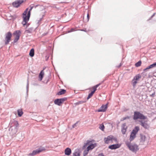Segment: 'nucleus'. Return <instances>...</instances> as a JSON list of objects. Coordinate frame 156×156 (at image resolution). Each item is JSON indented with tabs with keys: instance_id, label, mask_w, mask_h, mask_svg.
I'll use <instances>...</instances> for the list:
<instances>
[{
	"instance_id": "9d476101",
	"label": "nucleus",
	"mask_w": 156,
	"mask_h": 156,
	"mask_svg": "<svg viewBox=\"0 0 156 156\" xmlns=\"http://www.w3.org/2000/svg\"><path fill=\"white\" fill-rule=\"evenodd\" d=\"M140 125L145 129H148L149 127V125L147 123V121L141 120L140 121Z\"/></svg>"
},
{
	"instance_id": "c03bdc74",
	"label": "nucleus",
	"mask_w": 156,
	"mask_h": 156,
	"mask_svg": "<svg viewBox=\"0 0 156 156\" xmlns=\"http://www.w3.org/2000/svg\"><path fill=\"white\" fill-rule=\"evenodd\" d=\"M126 118V119H129V116H127Z\"/></svg>"
},
{
	"instance_id": "e433bc0d",
	"label": "nucleus",
	"mask_w": 156,
	"mask_h": 156,
	"mask_svg": "<svg viewBox=\"0 0 156 156\" xmlns=\"http://www.w3.org/2000/svg\"><path fill=\"white\" fill-rule=\"evenodd\" d=\"M77 124V122H76V123H75V124H74L73 125V128H74L75 127V126H76V124Z\"/></svg>"
},
{
	"instance_id": "4c0bfd02",
	"label": "nucleus",
	"mask_w": 156,
	"mask_h": 156,
	"mask_svg": "<svg viewBox=\"0 0 156 156\" xmlns=\"http://www.w3.org/2000/svg\"><path fill=\"white\" fill-rule=\"evenodd\" d=\"M98 156H104L103 154L101 153L98 154Z\"/></svg>"
},
{
	"instance_id": "412c9836",
	"label": "nucleus",
	"mask_w": 156,
	"mask_h": 156,
	"mask_svg": "<svg viewBox=\"0 0 156 156\" xmlns=\"http://www.w3.org/2000/svg\"><path fill=\"white\" fill-rule=\"evenodd\" d=\"M21 33V32L20 30H16L13 34V35L16 36H19L20 37Z\"/></svg>"
},
{
	"instance_id": "6ab92c4d",
	"label": "nucleus",
	"mask_w": 156,
	"mask_h": 156,
	"mask_svg": "<svg viewBox=\"0 0 156 156\" xmlns=\"http://www.w3.org/2000/svg\"><path fill=\"white\" fill-rule=\"evenodd\" d=\"M44 73L43 70H42L39 74L38 77L40 81H41L44 76Z\"/></svg>"
},
{
	"instance_id": "de8ad7c7",
	"label": "nucleus",
	"mask_w": 156,
	"mask_h": 156,
	"mask_svg": "<svg viewBox=\"0 0 156 156\" xmlns=\"http://www.w3.org/2000/svg\"><path fill=\"white\" fill-rule=\"evenodd\" d=\"M1 75H0V77H1Z\"/></svg>"
},
{
	"instance_id": "37998d69",
	"label": "nucleus",
	"mask_w": 156,
	"mask_h": 156,
	"mask_svg": "<svg viewBox=\"0 0 156 156\" xmlns=\"http://www.w3.org/2000/svg\"><path fill=\"white\" fill-rule=\"evenodd\" d=\"M121 65H121V63H120V65L118 66V67L119 68L121 66Z\"/></svg>"
},
{
	"instance_id": "58836bf2",
	"label": "nucleus",
	"mask_w": 156,
	"mask_h": 156,
	"mask_svg": "<svg viewBox=\"0 0 156 156\" xmlns=\"http://www.w3.org/2000/svg\"><path fill=\"white\" fill-rule=\"evenodd\" d=\"M87 19H88V21L89 20V14L88 13L87 14Z\"/></svg>"
},
{
	"instance_id": "c9c22d12",
	"label": "nucleus",
	"mask_w": 156,
	"mask_h": 156,
	"mask_svg": "<svg viewBox=\"0 0 156 156\" xmlns=\"http://www.w3.org/2000/svg\"><path fill=\"white\" fill-rule=\"evenodd\" d=\"M101 84V83H99L96 85L95 86H94L97 88V87H98Z\"/></svg>"
},
{
	"instance_id": "a211bd4d",
	"label": "nucleus",
	"mask_w": 156,
	"mask_h": 156,
	"mask_svg": "<svg viewBox=\"0 0 156 156\" xmlns=\"http://www.w3.org/2000/svg\"><path fill=\"white\" fill-rule=\"evenodd\" d=\"M140 130V128L139 126H136L134 129L133 130L132 132L134 133L136 135L137 133H138V131Z\"/></svg>"
},
{
	"instance_id": "49530a36",
	"label": "nucleus",
	"mask_w": 156,
	"mask_h": 156,
	"mask_svg": "<svg viewBox=\"0 0 156 156\" xmlns=\"http://www.w3.org/2000/svg\"><path fill=\"white\" fill-rule=\"evenodd\" d=\"M42 19V18H41L40 19V21H41V20Z\"/></svg>"
},
{
	"instance_id": "f3484780",
	"label": "nucleus",
	"mask_w": 156,
	"mask_h": 156,
	"mask_svg": "<svg viewBox=\"0 0 156 156\" xmlns=\"http://www.w3.org/2000/svg\"><path fill=\"white\" fill-rule=\"evenodd\" d=\"M80 151L79 149H76L74 152L73 153V156H80Z\"/></svg>"
},
{
	"instance_id": "5701e85b",
	"label": "nucleus",
	"mask_w": 156,
	"mask_h": 156,
	"mask_svg": "<svg viewBox=\"0 0 156 156\" xmlns=\"http://www.w3.org/2000/svg\"><path fill=\"white\" fill-rule=\"evenodd\" d=\"M66 92V90L64 89L61 90V91L58 92L57 94L61 95L64 94Z\"/></svg>"
},
{
	"instance_id": "7ed1b4c3",
	"label": "nucleus",
	"mask_w": 156,
	"mask_h": 156,
	"mask_svg": "<svg viewBox=\"0 0 156 156\" xmlns=\"http://www.w3.org/2000/svg\"><path fill=\"white\" fill-rule=\"evenodd\" d=\"M18 123L17 121L12 120L11 121L9 124L10 128L9 129L10 133L13 136L16 133L17 131V128L18 126Z\"/></svg>"
},
{
	"instance_id": "79ce46f5",
	"label": "nucleus",
	"mask_w": 156,
	"mask_h": 156,
	"mask_svg": "<svg viewBox=\"0 0 156 156\" xmlns=\"http://www.w3.org/2000/svg\"><path fill=\"white\" fill-rule=\"evenodd\" d=\"M155 13H154L153 14V15H152V16L151 17V19L152 18L153 16H154V15H155Z\"/></svg>"
},
{
	"instance_id": "473e14b6",
	"label": "nucleus",
	"mask_w": 156,
	"mask_h": 156,
	"mask_svg": "<svg viewBox=\"0 0 156 156\" xmlns=\"http://www.w3.org/2000/svg\"><path fill=\"white\" fill-rule=\"evenodd\" d=\"M93 91H92V92H94H94H95V91L96 90H97V88L96 87L94 86L93 87Z\"/></svg>"
},
{
	"instance_id": "72a5a7b5",
	"label": "nucleus",
	"mask_w": 156,
	"mask_h": 156,
	"mask_svg": "<svg viewBox=\"0 0 156 156\" xmlns=\"http://www.w3.org/2000/svg\"><path fill=\"white\" fill-rule=\"evenodd\" d=\"M151 69V68L150 67V66H149L148 67H147L146 68H145L144 69V71H145L147 69Z\"/></svg>"
},
{
	"instance_id": "aec40b11",
	"label": "nucleus",
	"mask_w": 156,
	"mask_h": 156,
	"mask_svg": "<svg viewBox=\"0 0 156 156\" xmlns=\"http://www.w3.org/2000/svg\"><path fill=\"white\" fill-rule=\"evenodd\" d=\"M136 137V134L134 133L131 132L130 135L129 140L130 141H132L133 140L134 138Z\"/></svg>"
},
{
	"instance_id": "bb28decb",
	"label": "nucleus",
	"mask_w": 156,
	"mask_h": 156,
	"mask_svg": "<svg viewBox=\"0 0 156 156\" xmlns=\"http://www.w3.org/2000/svg\"><path fill=\"white\" fill-rule=\"evenodd\" d=\"M94 94V92L91 91V92L89 94L87 98V99H89L90 98L93 96Z\"/></svg>"
},
{
	"instance_id": "423d86ee",
	"label": "nucleus",
	"mask_w": 156,
	"mask_h": 156,
	"mask_svg": "<svg viewBox=\"0 0 156 156\" xmlns=\"http://www.w3.org/2000/svg\"><path fill=\"white\" fill-rule=\"evenodd\" d=\"M126 144L129 149L133 152H136L139 149L138 146L136 144H132L130 143H126Z\"/></svg>"
},
{
	"instance_id": "393cba45",
	"label": "nucleus",
	"mask_w": 156,
	"mask_h": 156,
	"mask_svg": "<svg viewBox=\"0 0 156 156\" xmlns=\"http://www.w3.org/2000/svg\"><path fill=\"white\" fill-rule=\"evenodd\" d=\"M29 55L31 57H33L34 55V50L33 48H32L31 49L30 53Z\"/></svg>"
},
{
	"instance_id": "4be33fe9",
	"label": "nucleus",
	"mask_w": 156,
	"mask_h": 156,
	"mask_svg": "<svg viewBox=\"0 0 156 156\" xmlns=\"http://www.w3.org/2000/svg\"><path fill=\"white\" fill-rule=\"evenodd\" d=\"M33 29L32 28H30L27 30H26L24 33L25 34L31 33H32Z\"/></svg>"
},
{
	"instance_id": "6e6552de",
	"label": "nucleus",
	"mask_w": 156,
	"mask_h": 156,
	"mask_svg": "<svg viewBox=\"0 0 156 156\" xmlns=\"http://www.w3.org/2000/svg\"><path fill=\"white\" fill-rule=\"evenodd\" d=\"M67 100L66 98H62L60 99H57L54 101L55 104L58 106H60L64 101Z\"/></svg>"
},
{
	"instance_id": "2f4dec72",
	"label": "nucleus",
	"mask_w": 156,
	"mask_h": 156,
	"mask_svg": "<svg viewBox=\"0 0 156 156\" xmlns=\"http://www.w3.org/2000/svg\"><path fill=\"white\" fill-rule=\"evenodd\" d=\"M29 81L28 80H27V91L28 90V89L29 88Z\"/></svg>"
},
{
	"instance_id": "a19ab883",
	"label": "nucleus",
	"mask_w": 156,
	"mask_h": 156,
	"mask_svg": "<svg viewBox=\"0 0 156 156\" xmlns=\"http://www.w3.org/2000/svg\"><path fill=\"white\" fill-rule=\"evenodd\" d=\"M122 120H122V121H123V120H126V117H124V118H122Z\"/></svg>"
},
{
	"instance_id": "39448f33",
	"label": "nucleus",
	"mask_w": 156,
	"mask_h": 156,
	"mask_svg": "<svg viewBox=\"0 0 156 156\" xmlns=\"http://www.w3.org/2000/svg\"><path fill=\"white\" fill-rule=\"evenodd\" d=\"M104 140L105 143L107 144L110 142L112 143L117 142V139L111 135L108 136L106 138H105Z\"/></svg>"
},
{
	"instance_id": "ddd939ff",
	"label": "nucleus",
	"mask_w": 156,
	"mask_h": 156,
	"mask_svg": "<svg viewBox=\"0 0 156 156\" xmlns=\"http://www.w3.org/2000/svg\"><path fill=\"white\" fill-rule=\"evenodd\" d=\"M108 108V104L105 105H102L101 108L98 110V112H105L107 110Z\"/></svg>"
},
{
	"instance_id": "cd10ccee",
	"label": "nucleus",
	"mask_w": 156,
	"mask_h": 156,
	"mask_svg": "<svg viewBox=\"0 0 156 156\" xmlns=\"http://www.w3.org/2000/svg\"><path fill=\"white\" fill-rule=\"evenodd\" d=\"M141 64V61H139L135 64L136 66L138 67L140 66Z\"/></svg>"
},
{
	"instance_id": "1a4fd4ad",
	"label": "nucleus",
	"mask_w": 156,
	"mask_h": 156,
	"mask_svg": "<svg viewBox=\"0 0 156 156\" xmlns=\"http://www.w3.org/2000/svg\"><path fill=\"white\" fill-rule=\"evenodd\" d=\"M141 76L140 74H138L135 76L132 80L133 86L134 87L137 83V81L141 78Z\"/></svg>"
},
{
	"instance_id": "4468645a",
	"label": "nucleus",
	"mask_w": 156,
	"mask_h": 156,
	"mask_svg": "<svg viewBox=\"0 0 156 156\" xmlns=\"http://www.w3.org/2000/svg\"><path fill=\"white\" fill-rule=\"evenodd\" d=\"M120 146L121 145L120 144H115L109 146L108 148L112 150H113L118 148L120 147Z\"/></svg>"
},
{
	"instance_id": "f257e3e1",
	"label": "nucleus",
	"mask_w": 156,
	"mask_h": 156,
	"mask_svg": "<svg viewBox=\"0 0 156 156\" xmlns=\"http://www.w3.org/2000/svg\"><path fill=\"white\" fill-rule=\"evenodd\" d=\"M93 140H87L86 143H84V145L83 147V149L85 148L88 145L87 148L84 150L83 152V156H87L89 153V151L92 150L94 147L97 146V144L96 143L92 144Z\"/></svg>"
},
{
	"instance_id": "2eb2a0df",
	"label": "nucleus",
	"mask_w": 156,
	"mask_h": 156,
	"mask_svg": "<svg viewBox=\"0 0 156 156\" xmlns=\"http://www.w3.org/2000/svg\"><path fill=\"white\" fill-rule=\"evenodd\" d=\"M127 127L126 126V124L124 123L122 124V132L123 134H125L126 131Z\"/></svg>"
},
{
	"instance_id": "c85d7f7f",
	"label": "nucleus",
	"mask_w": 156,
	"mask_h": 156,
	"mask_svg": "<svg viewBox=\"0 0 156 156\" xmlns=\"http://www.w3.org/2000/svg\"><path fill=\"white\" fill-rule=\"evenodd\" d=\"M151 69L156 67V62L149 66Z\"/></svg>"
},
{
	"instance_id": "20e7f679",
	"label": "nucleus",
	"mask_w": 156,
	"mask_h": 156,
	"mask_svg": "<svg viewBox=\"0 0 156 156\" xmlns=\"http://www.w3.org/2000/svg\"><path fill=\"white\" fill-rule=\"evenodd\" d=\"M133 119L135 120L138 119L144 120L147 119V117L141 113L140 112L136 111L134 112Z\"/></svg>"
},
{
	"instance_id": "dca6fc26",
	"label": "nucleus",
	"mask_w": 156,
	"mask_h": 156,
	"mask_svg": "<svg viewBox=\"0 0 156 156\" xmlns=\"http://www.w3.org/2000/svg\"><path fill=\"white\" fill-rule=\"evenodd\" d=\"M71 153V149L69 147L66 148L65 150V154L67 155H69Z\"/></svg>"
},
{
	"instance_id": "c756f323",
	"label": "nucleus",
	"mask_w": 156,
	"mask_h": 156,
	"mask_svg": "<svg viewBox=\"0 0 156 156\" xmlns=\"http://www.w3.org/2000/svg\"><path fill=\"white\" fill-rule=\"evenodd\" d=\"M99 128L100 129L103 131L105 127L104 125L101 124Z\"/></svg>"
},
{
	"instance_id": "f03ea898",
	"label": "nucleus",
	"mask_w": 156,
	"mask_h": 156,
	"mask_svg": "<svg viewBox=\"0 0 156 156\" xmlns=\"http://www.w3.org/2000/svg\"><path fill=\"white\" fill-rule=\"evenodd\" d=\"M32 9L33 7H31L30 10L28 11V9L27 8L23 14V21L22 22V23L24 27L26 26V28H27L29 25V24H27V23L29 20L30 15V11Z\"/></svg>"
},
{
	"instance_id": "a878e982",
	"label": "nucleus",
	"mask_w": 156,
	"mask_h": 156,
	"mask_svg": "<svg viewBox=\"0 0 156 156\" xmlns=\"http://www.w3.org/2000/svg\"><path fill=\"white\" fill-rule=\"evenodd\" d=\"M140 137L141 141L144 142L145 141L146 139L145 136L143 135H140Z\"/></svg>"
},
{
	"instance_id": "9b49d317",
	"label": "nucleus",
	"mask_w": 156,
	"mask_h": 156,
	"mask_svg": "<svg viewBox=\"0 0 156 156\" xmlns=\"http://www.w3.org/2000/svg\"><path fill=\"white\" fill-rule=\"evenodd\" d=\"M44 150V148H39L38 149L36 150H35L32 153L30 154L29 155L30 156L35 155L41 152Z\"/></svg>"
},
{
	"instance_id": "7c9ffc66",
	"label": "nucleus",
	"mask_w": 156,
	"mask_h": 156,
	"mask_svg": "<svg viewBox=\"0 0 156 156\" xmlns=\"http://www.w3.org/2000/svg\"><path fill=\"white\" fill-rule=\"evenodd\" d=\"M19 38H20V37H19V36H16L14 40V43L16 42L18 40Z\"/></svg>"
},
{
	"instance_id": "f704fd0d",
	"label": "nucleus",
	"mask_w": 156,
	"mask_h": 156,
	"mask_svg": "<svg viewBox=\"0 0 156 156\" xmlns=\"http://www.w3.org/2000/svg\"><path fill=\"white\" fill-rule=\"evenodd\" d=\"M74 31V29L73 28H72L68 32H71Z\"/></svg>"
},
{
	"instance_id": "b1692460",
	"label": "nucleus",
	"mask_w": 156,
	"mask_h": 156,
	"mask_svg": "<svg viewBox=\"0 0 156 156\" xmlns=\"http://www.w3.org/2000/svg\"><path fill=\"white\" fill-rule=\"evenodd\" d=\"M18 115L19 117H21L23 114V112L22 109L17 110Z\"/></svg>"
},
{
	"instance_id": "f8f14e48",
	"label": "nucleus",
	"mask_w": 156,
	"mask_h": 156,
	"mask_svg": "<svg viewBox=\"0 0 156 156\" xmlns=\"http://www.w3.org/2000/svg\"><path fill=\"white\" fill-rule=\"evenodd\" d=\"M23 0H17L12 3L14 7L17 8L23 2Z\"/></svg>"
},
{
	"instance_id": "ea45409f",
	"label": "nucleus",
	"mask_w": 156,
	"mask_h": 156,
	"mask_svg": "<svg viewBox=\"0 0 156 156\" xmlns=\"http://www.w3.org/2000/svg\"><path fill=\"white\" fill-rule=\"evenodd\" d=\"M142 74H143V76L144 77H145L146 76V74H144V72H143V73H142Z\"/></svg>"
},
{
	"instance_id": "0eeeda50",
	"label": "nucleus",
	"mask_w": 156,
	"mask_h": 156,
	"mask_svg": "<svg viewBox=\"0 0 156 156\" xmlns=\"http://www.w3.org/2000/svg\"><path fill=\"white\" fill-rule=\"evenodd\" d=\"M12 36V33L10 32H8L5 34V44H8L10 42Z\"/></svg>"
},
{
	"instance_id": "a18cd8bd",
	"label": "nucleus",
	"mask_w": 156,
	"mask_h": 156,
	"mask_svg": "<svg viewBox=\"0 0 156 156\" xmlns=\"http://www.w3.org/2000/svg\"><path fill=\"white\" fill-rule=\"evenodd\" d=\"M81 30V31H85V30Z\"/></svg>"
}]
</instances>
